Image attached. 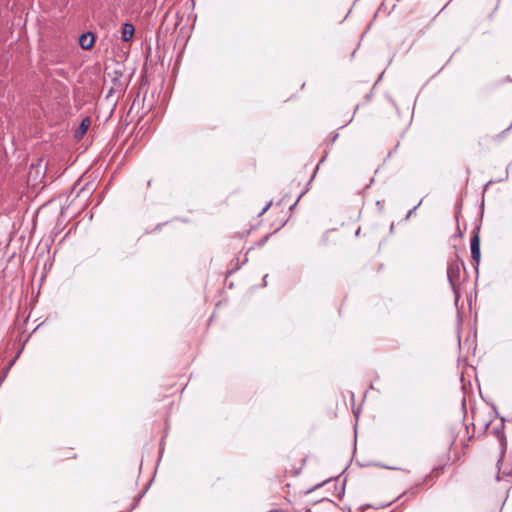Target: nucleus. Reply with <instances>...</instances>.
<instances>
[{
    "label": "nucleus",
    "instance_id": "1",
    "mask_svg": "<svg viewBox=\"0 0 512 512\" xmlns=\"http://www.w3.org/2000/svg\"><path fill=\"white\" fill-rule=\"evenodd\" d=\"M465 270V265L463 260L456 255L454 259H451L447 265V278L450 283V286L456 295V298L459 296L458 290L461 285V270Z\"/></svg>",
    "mask_w": 512,
    "mask_h": 512
},
{
    "label": "nucleus",
    "instance_id": "2",
    "mask_svg": "<svg viewBox=\"0 0 512 512\" xmlns=\"http://www.w3.org/2000/svg\"><path fill=\"white\" fill-rule=\"evenodd\" d=\"M470 247H471V257L474 261V268L476 271H478V266L481 258L480 253V236H479V227H477L472 234L471 240H470Z\"/></svg>",
    "mask_w": 512,
    "mask_h": 512
},
{
    "label": "nucleus",
    "instance_id": "3",
    "mask_svg": "<svg viewBox=\"0 0 512 512\" xmlns=\"http://www.w3.org/2000/svg\"><path fill=\"white\" fill-rule=\"evenodd\" d=\"M94 35L90 32L82 34L79 38V44L81 48L88 50L90 49L94 44Z\"/></svg>",
    "mask_w": 512,
    "mask_h": 512
},
{
    "label": "nucleus",
    "instance_id": "4",
    "mask_svg": "<svg viewBox=\"0 0 512 512\" xmlns=\"http://www.w3.org/2000/svg\"><path fill=\"white\" fill-rule=\"evenodd\" d=\"M135 29L131 23H124L122 27V40L129 41L134 35Z\"/></svg>",
    "mask_w": 512,
    "mask_h": 512
},
{
    "label": "nucleus",
    "instance_id": "5",
    "mask_svg": "<svg viewBox=\"0 0 512 512\" xmlns=\"http://www.w3.org/2000/svg\"><path fill=\"white\" fill-rule=\"evenodd\" d=\"M89 126H90V119L89 118L83 119L82 122L80 123L78 129L75 131V138L80 139L86 133Z\"/></svg>",
    "mask_w": 512,
    "mask_h": 512
},
{
    "label": "nucleus",
    "instance_id": "6",
    "mask_svg": "<svg viewBox=\"0 0 512 512\" xmlns=\"http://www.w3.org/2000/svg\"><path fill=\"white\" fill-rule=\"evenodd\" d=\"M269 238V235H266L265 237H263L259 242H258V246H263L266 241L268 240Z\"/></svg>",
    "mask_w": 512,
    "mask_h": 512
},
{
    "label": "nucleus",
    "instance_id": "7",
    "mask_svg": "<svg viewBox=\"0 0 512 512\" xmlns=\"http://www.w3.org/2000/svg\"><path fill=\"white\" fill-rule=\"evenodd\" d=\"M270 205H271V203H268V204L263 208V210L261 211L260 215L264 214V213L268 210V208L270 207Z\"/></svg>",
    "mask_w": 512,
    "mask_h": 512
},
{
    "label": "nucleus",
    "instance_id": "8",
    "mask_svg": "<svg viewBox=\"0 0 512 512\" xmlns=\"http://www.w3.org/2000/svg\"><path fill=\"white\" fill-rule=\"evenodd\" d=\"M63 458H76V454H72L71 456L70 455H63Z\"/></svg>",
    "mask_w": 512,
    "mask_h": 512
},
{
    "label": "nucleus",
    "instance_id": "9",
    "mask_svg": "<svg viewBox=\"0 0 512 512\" xmlns=\"http://www.w3.org/2000/svg\"><path fill=\"white\" fill-rule=\"evenodd\" d=\"M337 138H338V134H334L332 139H331V142L332 143L335 142Z\"/></svg>",
    "mask_w": 512,
    "mask_h": 512
},
{
    "label": "nucleus",
    "instance_id": "10",
    "mask_svg": "<svg viewBox=\"0 0 512 512\" xmlns=\"http://www.w3.org/2000/svg\"><path fill=\"white\" fill-rule=\"evenodd\" d=\"M417 207L418 206H415L412 210H410L409 213H408V216H410Z\"/></svg>",
    "mask_w": 512,
    "mask_h": 512
},
{
    "label": "nucleus",
    "instance_id": "11",
    "mask_svg": "<svg viewBox=\"0 0 512 512\" xmlns=\"http://www.w3.org/2000/svg\"><path fill=\"white\" fill-rule=\"evenodd\" d=\"M269 512H280V510L275 509V510H271Z\"/></svg>",
    "mask_w": 512,
    "mask_h": 512
},
{
    "label": "nucleus",
    "instance_id": "12",
    "mask_svg": "<svg viewBox=\"0 0 512 512\" xmlns=\"http://www.w3.org/2000/svg\"><path fill=\"white\" fill-rule=\"evenodd\" d=\"M306 512H311V510H310V509H307V510H306Z\"/></svg>",
    "mask_w": 512,
    "mask_h": 512
}]
</instances>
